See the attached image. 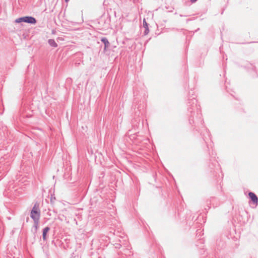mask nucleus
Here are the masks:
<instances>
[{
    "label": "nucleus",
    "mask_w": 258,
    "mask_h": 258,
    "mask_svg": "<svg viewBox=\"0 0 258 258\" xmlns=\"http://www.w3.org/2000/svg\"><path fill=\"white\" fill-rule=\"evenodd\" d=\"M30 216L34 220L35 224L37 225L38 224L40 215L38 207H36L35 205L33 207L31 212Z\"/></svg>",
    "instance_id": "1"
},
{
    "label": "nucleus",
    "mask_w": 258,
    "mask_h": 258,
    "mask_svg": "<svg viewBox=\"0 0 258 258\" xmlns=\"http://www.w3.org/2000/svg\"><path fill=\"white\" fill-rule=\"evenodd\" d=\"M15 22L17 23H19L21 22H25L30 24H35L36 23V21L35 19L32 17H24L19 18L15 20Z\"/></svg>",
    "instance_id": "2"
},
{
    "label": "nucleus",
    "mask_w": 258,
    "mask_h": 258,
    "mask_svg": "<svg viewBox=\"0 0 258 258\" xmlns=\"http://www.w3.org/2000/svg\"><path fill=\"white\" fill-rule=\"evenodd\" d=\"M248 196L251 201L256 205L258 202V198L257 196L252 192H249Z\"/></svg>",
    "instance_id": "3"
},
{
    "label": "nucleus",
    "mask_w": 258,
    "mask_h": 258,
    "mask_svg": "<svg viewBox=\"0 0 258 258\" xmlns=\"http://www.w3.org/2000/svg\"><path fill=\"white\" fill-rule=\"evenodd\" d=\"M143 27L145 28V31L144 32V35H147L149 33V30L148 28V25L145 19H144L143 20Z\"/></svg>",
    "instance_id": "4"
},
{
    "label": "nucleus",
    "mask_w": 258,
    "mask_h": 258,
    "mask_svg": "<svg viewBox=\"0 0 258 258\" xmlns=\"http://www.w3.org/2000/svg\"><path fill=\"white\" fill-rule=\"evenodd\" d=\"M49 230V228L48 227H45L43 231V238L44 240H45L46 239V235L47 232Z\"/></svg>",
    "instance_id": "5"
},
{
    "label": "nucleus",
    "mask_w": 258,
    "mask_h": 258,
    "mask_svg": "<svg viewBox=\"0 0 258 258\" xmlns=\"http://www.w3.org/2000/svg\"><path fill=\"white\" fill-rule=\"evenodd\" d=\"M48 43L50 45H51V46H53L54 47H56L57 46L56 43L55 42V41L53 39H49Z\"/></svg>",
    "instance_id": "6"
},
{
    "label": "nucleus",
    "mask_w": 258,
    "mask_h": 258,
    "mask_svg": "<svg viewBox=\"0 0 258 258\" xmlns=\"http://www.w3.org/2000/svg\"><path fill=\"white\" fill-rule=\"evenodd\" d=\"M101 41L104 44L105 48H106V47H107L109 46V43L106 38H102Z\"/></svg>",
    "instance_id": "7"
},
{
    "label": "nucleus",
    "mask_w": 258,
    "mask_h": 258,
    "mask_svg": "<svg viewBox=\"0 0 258 258\" xmlns=\"http://www.w3.org/2000/svg\"><path fill=\"white\" fill-rule=\"evenodd\" d=\"M197 0H191V2L192 3H195V2H196Z\"/></svg>",
    "instance_id": "8"
},
{
    "label": "nucleus",
    "mask_w": 258,
    "mask_h": 258,
    "mask_svg": "<svg viewBox=\"0 0 258 258\" xmlns=\"http://www.w3.org/2000/svg\"><path fill=\"white\" fill-rule=\"evenodd\" d=\"M69 0H65L66 2H68Z\"/></svg>",
    "instance_id": "9"
}]
</instances>
